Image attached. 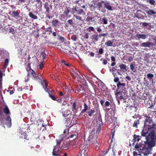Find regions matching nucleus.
Returning <instances> with one entry per match:
<instances>
[{"label": "nucleus", "mask_w": 156, "mask_h": 156, "mask_svg": "<svg viewBox=\"0 0 156 156\" xmlns=\"http://www.w3.org/2000/svg\"><path fill=\"white\" fill-rule=\"evenodd\" d=\"M67 117H68L66 120V122H68V123H70L71 122V120L73 119V116H72V115L70 114Z\"/></svg>", "instance_id": "7c9ffc66"}, {"label": "nucleus", "mask_w": 156, "mask_h": 156, "mask_svg": "<svg viewBox=\"0 0 156 156\" xmlns=\"http://www.w3.org/2000/svg\"><path fill=\"white\" fill-rule=\"evenodd\" d=\"M108 33H101L99 34L98 35L99 37H101V36L105 37V36L107 35Z\"/></svg>", "instance_id": "864d4df0"}, {"label": "nucleus", "mask_w": 156, "mask_h": 156, "mask_svg": "<svg viewBox=\"0 0 156 156\" xmlns=\"http://www.w3.org/2000/svg\"><path fill=\"white\" fill-rule=\"evenodd\" d=\"M77 126L76 125L71 126L69 128L68 130V138H76L77 134Z\"/></svg>", "instance_id": "20e7f679"}, {"label": "nucleus", "mask_w": 156, "mask_h": 156, "mask_svg": "<svg viewBox=\"0 0 156 156\" xmlns=\"http://www.w3.org/2000/svg\"><path fill=\"white\" fill-rule=\"evenodd\" d=\"M51 30H52L51 28V27H50L47 28L46 29V30L45 31H47V32H52Z\"/></svg>", "instance_id": "4d7b16f0"}, {"label": "nucleus", "mask_w": 156, "mask_h": 156, "mask_svg": "<svg viewBox=\"0 0 156 156\" xmlns=\"http://www.w3.org/2000/svg\"><path fill=\"white\" fill-rule=\"evenodd\" d=\"M148 143H145L144 144L140 143H137L135 146V151L133 152L134 155L141 156L143 154L144 156L147 155L150 153L152 147H150Z\"/></svg>", "instance_id": "f03ea898"}, {"label": "nucleus", "mask_w": 156, "mask_h": 156, "mask_svg": "<svg viewBox=\"0 0 156 156\" xmlns=\"http://www.w3.org/2000/svg\"><path fill=\"white\" fill-rule=\"evenodd\" d=\"M135 66L133 64V63H131L130 65V68L131 70L133 72H135L136 71L135 68Z\"/></svg>", "instance_id": "3c124183"}, {"label": "nucleus", "mask_w": 156, "mask_h": 156, "mask_svg": "<svg viewBox=\"0 0 156 156\" xmlns=\"http://www.w3.org/2000/svg\"><path fill=\"white\" fill-rule=\"evenodd\" d=\"M62 116H63L64 117L69 116V115L71 114L70 111L69 110H66L65 111H64V109H62Z\"/></svg>", "instance_id": "a211bd4d"}, {"label": "nucleus", "mask_w": 156, "mask_h": 156, "mask_svg": "<svg viewBox=\"0 0 156 156\" xmlns=\"http://www.w3.org/2000/svg\"><path fill=\"white\" fill-rule=\"evenodd\" d=\"M96 122V125H103V123L102 122V120L101 118V116L100 112H99V115H98V119H97Z\"/></svg>", "instance_id": "2eb2a0df"}, {"label": "nucleus", "mask_w": 156, "mask_h": 156, "mask_svg": "<svg viewBox=\"0 0 156 156\" xmlns=\"http://www.w3.org/2000/svg\"><path fill=\"white\" fill-rule=\"evenodd\" d=\"M70 73L73 76L77 77V78L79 80L81 79L80 76H78V74L77 73V71L76 69H72L70 70Z\"/></svg>", "instance_id": "9d476101"}, {"label": "nucleus", "mask_w": 156, "mask_h": 156, "mask_svg": "<svg viewBox=\"0 0 156 156\" xmlns=\"http://www.w3.org/2000/svg\"><path fill=\"white\" fill-rule=\"evenodd\" d=\"M41 56L43 59H45L46 57V54L45 53H42L41 54Z\"/></svg>", "instance_id": "0e129e2a"}, {"label": "nucleus", "mask_w": 156, "mask_h": 156, "mask_svg": "<svg viewBox=\"0 0 156 156\" xmlns=\"http://www.w3.org/2000/svg\"><path fill=\"white\" fill-rule=\"evenodd\" d=\"M39 68L40 69H42L44 67V64L42 63L40 64L39 65Z\"/></svg>", "instance_id": "338daca9"}, {"label": "nucleus", "mask_w": 156, "mask_h": 156, "mask_svg": "<svg viewBox=\"0 0 156 156\" xmlns=\"http://www.w3.org/2000/svg\"><path fill=\"white\" fill-rule=\"evenodd\" d=\"M93 18L90 16H87L86 19V21L87 22H90L94 21V20H93Z\"/></svg>", "instance_id": "4c0bfd02"}, {"label": "nucleus", "mask_w": 156, "mask_h": 156, "mask_svg": "<svg viewBox=\"0 0 156 156\" xmlns=\"http://www.w3.org/2000/svg\"><path fill=\"white\" fill-rule=\"evenodd\" d=\"M4 120L3 119H0V125L1 124L6 125L8 127H10L11 126V119L9 116L7 117V118L5 119L6 122L5 123H4Z\"/></svg>", "instance_id": "0eeeda50"}, {"label": "nucleus", "mask_w": 156, "mask_h": 156, "mask_svg": "<svg viewBox=\"0 0 156 156\" xmlns=\"http://www.w3.org/2000/svg\"><path fill=\"white\" fill-rule=\"evenodd\" d=\"M102 22L104 24H106L108 23V20L105 17H104L102 19Z\"/></svg>", "instance_id": "c03bdc74"}, {"label": "nucleus", "mask_w": 156, "mask_h": 156, "mask_svg": "<svg viewBox=\"0 0 156 156\" xmlns=\"http://www.w3.org/2000/svg\"><path fill=\"white\" fill-rule=\"evenodd\" d=\"M134 57L131 56H129L128 58V61L129 62H131L133 61V59Z\"/></svg>", "instance_id": "5fc2aeb1"}, {"label": "nucleus", "mask_w": 156, "mask_h": 156, "mask_svg": "<svg viewBox=\"0 0 156 156\" xmlns=\"http://www.w3.org/2000/svg\"><path fill=\"white\" fill-rule=\"evenodd\" d=\"M56 147V146L54 147V149L52 152L53 155L55 156H61L59 153L57 152L58 151V149L57 150Z\"/></svg>", "instance_id": "412c9836"}, {"label": "nucleus", "mask_w": 156, "mask_h": 156, "mask_svg": "<svg viewBox=\"0 0 156 156\" xmlns=\"http://www.w3.org/2000/svg\"><path fill=\"white\" fill-rule=\"evenodd\" d=\"M145 116L146 118L145 119L144 121V124H146L147 123L151 124L152 121V118L149 115H147V114L145 115Z\"/></svg>", "instance_id": "9b49d317"}, {"label": "nucleus", "mask_w": 156, "mask_h": 156, "mask_svg": "<svg viewBox=\"0 0 156 156\" xmlns=\"http://www.w3.org/2000/svg\"><path fill=\"white\" fill-rule=\"evenodd\" d=\"M87 30L89 32H90L91 31L94 32V31L95 30L93 27L90 26L87 28Z\"/></svg>", "instance_id": "79ce46f5"}, {"label": "nucleus", "mask_w": 156, "mask_h": 156, "mask_svg": "<svg viewBox=\"0 0 156 156\" xmlns=\"http://www.w3.org/2000/svg\"><path fill=\"white\" fill-rule=\"evenodd\" d=\"M141 136L139 135H137L136 134H134L133 136V140L134 142L133 143V145L134 144V143L136 142H138L141 138Z\"/></svg>", "instance_id": "aec40b11"}, {"label": "nucleus", "mask_w": 156, "mask_h": 156, "mask_svg": "<svg viewBox=\"0 0 156 156\" xmlns=\"http://www.w3.org/2000/svg\"><path fill=\"white\" fill-rule=\"evenodd\" d=\"M95 112V109L94 108H92L91 109L89 108V110L87 112L88 115L89 117L92 116Z\"/></svg>", "instance_id": "dca6fc26"}, {"label": "nucleus", "mask_w": 156, "mask_h": 156, "mask_svg": "<svg viewBox=\"0 0 156 156\" xmlns=\"http://www.w3.org/2000/svg\"><path fill=\"white\" fill-rule=\"evenodd\" d=\"M114 81L115 83H118L119 81V79L117 77H115L114 79Z\"/></svg>", "instance_id": "e2e57ef3"}, {"label": "nucleus", "mask_w": 156, "mask_h": 156, "mask_svg": "<svg viewBox=\"0 0 156 156\" xmlns=\"http://www.w3.org/2000/svg\"><path fill=\"white\" fill-rule=\"evenodd\" d=\"M153 43L147 41L144 42L140 44L141 47L150 48L151 46H153Z\"/></svg>", "instance_id": "4468645a"}, {"label": "nucleus", "mask_w": 156, "mask_h": 156, "mask_svg": "<svg viewBox=\"0 0 156 156\" xmlns=\"http://www.w3.org/2000/svg\"><path fill=\"white\" fill-rule=\"evenodd\" d=\"M149 3L152 5H154L155 4V1L154 0H149Z\"/></svg>", "instance_id": "bf43d9fd"}, {"label": "nucleus", "mask_w": 156, "mask_h": 156, "mask_svg": "<svg viewBox=\"0 0 156 156\" xmlns=\"http://www.w3.org/2000/svg\"><path fill=\"white\" fill-rule=\"evenodd\" d=\"M31 118L30 119V121L32 122H34L36 121V118L34 114H32L31 115Z\"/></svg>", "instance_id": "a18cd8bd"}, {"label": "nucleus", "mask_w": 156, "mask_h": 156, "mask_svg": "<svg viewBox=\"0 0 156 156\" xmlns=\"http://www.w3.org/2000/svg\"><path fill=\"white\" fill-rule=\"evenodd\" d=\"M61 63L64 65L66 66L67 67L70 66V65L69 64V62H66L64 60H62L61 61Z\"/></svg>", "instance_id": "a19ab883"}, {"label": "nucleus", "mask_w": 156, "mask_h": 156, "mask_svg": "<svg viewBox=\"0 0 156 156\" xmlns=\"http://www.w3.org/2000/svg\"><path fill=\"white\" fill-rule=\"evenodd\" d=\"M77 14L79 15L82 14L83 15H85L84 11L82 9H79L77 10Z\"/></svg>", "instance_id": "c9c22d12"}, {"label": "nucleus", "mask_w": 156, "mask_h": 156, "mask_svg": "<svg viewBox=\"0 0 156 156\" xmlns=\"http://www.w3.org/2000/svg\"><path fill=\"white\" fill-rule=\"evenodd\" d=\"M59 22L57 20H55L52 21V24L54 26H56Z\"/></svg>", "instance_id": "ea45409f"}, {"label": "nucleus", "mask_w": 156, "mask_h": 156, "mask_svg": "<svg viewBox=\"0 0 156 156\" xmlns=\"http://www.w3.org/2000/svg\"><path fill=\"white\" fill-rule=\"evenodd\" d=\"M115 95L117 98L120 99H125L127 98L126 91H119L115 93Z\"/></svg>", "instance_id": "39448f33"}, {"label": "nucleus", "mask_w": 156, "mask_h": 156, "mask_svg": "<svg viewBox=\"0 0 156 156\" xmlns=\"http://www.w3.org/2000/svg\"><path fill=\"white\" fill-rule=\"evenodd\" d=\"M9 63V60L8 59L6 58L5 60V62H4V68H6L7 67V66L8 65Z\"/></svg>", "instance_id": "49530a36"}, {"label": "nucleus", "mask_w": 156, "mask_h": 156, "mask_svg": "<svg viewBox=\"0 0 156 156\" xmlns=\"http://www.w3.org/2000/svg\"><path fill=\"white\" fill-rule=\"evenodd\" d=\"M70 12V10L68 9L67 7H66V9L65 10L64 12V13L65 15L66 16H68V14H69Z\"/></svg>", "instance_id": "37998d69"}, {"label": "nucleus", "mask_w": 156, "mask_h": 156, "mask_svg": "<svg viewBox=\"0 0 156 156\" xmlns=\"http://www.w3.org/2000/svg\"><path fill=\"white\" fill-rule=\"evenodd\" d=\"M146 13L149 15L154 16V15L156 14V11L153 9H151L149 8H147L146 10Z\"/></svg>", "instance_id": "f8f14e48"}, {"label": "nucleus", "mask_w": 156, "mask_h": 156, "mask_svg": "<svg viewBox=\"0 0 156 156\" xmlns=\"http://www.w3.org/2000/svg\"><path fill=\"white\" fill-rule=\"evenodd\" d=\"M107 62L108 61L106 59H104V60H103V63L104 65H106L107 64Z\"/></svg>", "instance_id": "774afa93"}, {"label": "nucleus", "mask_w": 156, "mask_h": 156, "mask_svg": "<svg viewBox=\"0 0 156 156\" xmlns=\"http://www.w3.org/2000/svg\"><path fill=\"white\" fill-rule=\"evenodd\" d=\"M117 89H116V91L126 90L125 88L126 83H121L120 81H119L117 84Z\"/></svg>", "instance_id": "423d86ee"}, {"label": "nucleus", "mask_w": 156, "mask_h": 156, "mask_svg": "<svg viewBox=\"0 0 156 156\" xmlns=\"http://www.w3.org/2000/svg\"><path fill=\"white\" fill-rule=\"evenodd\" d=\"M119 67L121 69H123L125 71H126L127 67L125 64H121L120 65Z\"/></svg>", "instance_id": "e433bc0d"}, {"label": "nucleus", "mask_w": 156, "mask_h": 156, "mask_svg": "<svg viewBox=\"0 0 156 156\" xmlns=\"http://www.w3.org/2000/svg\"><path fill=\"white\" fill-rule=\"evenodd\" d=\"M150 23L146 22H143L140 23L142 24V27H146V28L148 30H151V25H149Z\"/></svg>", "instance_id": "6ab92c4d"}, {"label": "nucleus", "mask_w": 156, "mask_h": 156, "mask_svg": "<svg viewBox=\"0 0 156 156\" xmlns=\"http://www.w3.org/2000/svg\"><path fill=\"white\" fill-rule=\"evenodd\" d=\"M70 51L69 48L68 46H66L65 48L63 49V51L64 52L68 53Z\"/></svg>", "instance_id": "58836bf2"}, {"label": "nucleus", "mask_w": 156, "mask_h": 156, "mask_svg": "<svg viewBox=\"0 0 156 156\" xmlns=\"http://www.w3.org/2000/svg\"><path fill=\"white\" fill-rule=\"evenodd\" d=\"M22 134H20V135H19L20 137L21 138H24L25 137V136H26V134L25 133L23 132V133H21Z\"/></svg>", "instance_id": "603ef678"}, {"label": "nucleus", "mask_w": 156, "mask_h": 156, "mask_svg": "<svg viewBox=\"0 0 156 156\" xmlns=\"http://www.w3.org/2000/svg\"><path fill=\"white\" fill-rule=\"evenodd\" d=\"M62 141V140H56V145L55 146H56L57 150L58 149V151L59 150V148H60L61 147L59 146L60 144L61 143Z\"/></svg>", "instance_id": "c85d7f7f"}, {"label": "nucleus", "mask_w": 156, "mask_h": 156, "mask_svg": "<svg viewBox=\"0 0 156 156\" xmlns=\"http://www.w3.org/2000/svg\"><path fill=\"white\" fill-rule=\"evenodd\" d=\"M147 34H137L135 35L134 37L136 40H139L140 39L145 40L147 38Z\"/></svg>", "instance_id": "1a4fd4ad"}, {"label": "nucleus", "mask_w": 156, "mask_h": 156, "mask_svg": "<svg viewBox=\"0 0 156 156\" xmlns=\"http://www.w3.org/2000/svg\"><path fill=\"white\" fill-rule=\"evenodd\" d=\"M67 22L69 24L71 25H73V21L72 19L68 20L67 21Z\"/></svg>", "instance_id": "13d9d810"}, {"label": "nucleus", "mask_w": 156, "mask_h": 156, "mask_svg": "<svg viewBox=\"0 0 156 156\" xmlns=\"http://www.w3.org/2000/svg\"><path fill=\"white\" fill-rule=\"evenodd\" d=\"M104 8H106L108 10H112V7L110 5V4L107 1H104Z\"/></svg>", "instance_id": "ddd939ff"}, {"label": "nucleus", "mask_w": 156, "mask_h": 156, "mask_svg": "<svg viewBox=\"0 0 156 156\" xmlns=\"http://www.w3.org/2000/svg\"><path fill=\"white\" fill-rule=\"evenodd\" d=\"M99 36L98 34H95L92 35L91 37V39L95 41H97L98 40Z\"/></svg>", "instance_id": "5701e85b"}, {"label": "nucleus", "mask_w": 156, "mask_h": 156, "mask_svg": "<svg viewBox=\"0 0 156 156\" xmlns=\"http://www.w3.org/2000/svg\"><path fill=\"white\" fill-rule=\"evenodd\" d=\"M96 29H97V31L98 33L100 32L101 31V30H102L101 28V27H100V26L97 27L96 28Z\"/></svg>", "instance_id": "052dcab7"}, {"label": "nucleus", "mask_w": 156, "mask_h": 156, "mask_svg": "<svg viewBox=\"0 0 156 156\" xmlns=\"http://www.w3.org/2000/svg\"><path fill=\"white\" fill-rule=\"evenodd\" d=\"M101 125H96V127L97 129V130L96 131L97 133H99V132L101 130Z\"/></svg>", "instance_id": "8fccbe9b"}, {"label": "nucleus", "mask_w": 156, "mask_h": 156, "mask_svg": "<svg viewBox=\"0 0 156 156\" xmlns=\"http://www.w3.org/2000/svg\"><path fill=\"white\" fill-rule=\"evenodd\" d=\"M4 112L6 115L9 114L10 113L9 110L7 106H6L3 109Z\"/></svg>", "instance_id": "473e14b6"}, {"label": "nucleus", "mask_w": 156, "mask_h": 156, "mask_svg": "<svg viewBox=\"0 0 156 156\" xmlns=\"http://www.w3.org/2000/svg\"><path fill=\"white\" fill-rule=\"evenodd\" d=\"M9 31L10 32H11L12 33H13L14 31V29L12 27H10L9 29Z\"/></svg>", "instance_id": "69168bd1"}, {"label": "nucleus", "mask_w": 156, "mask_h": 156, "mask_svg": "<svg viewBox=\"0 0 156 156\" xmlns=\"http://www.w3.org/2000/svg\"><path fill=\"white\" fill-rule=\"evenodd\" d=\"M12 15H13V17L16 18L19 16V13L17 12V11L14 10L12 12Z\"/></svg>", "instance_id": "c756f323"}, {"label": "nucleus", "mask_w": 156, "mask_h": 156, "mask_svg": "<svg viewBox=\"0 0 156 156\" xmlns=\"http://www.w3.org/2000/svg\"><path fill=\"white\" fill-rule=\"evenodd\" d=\"M113 40H107L105 42V44L108 47L114 46V45H113Z\"/></svg>", "instance_id": "4be33fe9"}, {"label": "nucleus", "mask_w": 156, "mask_h": 156, "mask_svg": "<svg viewBox=\"0 0 156 156\" xmlns=\"http://www.w3.org/2000/svg\"><path fill=\"white\" fill-rule=\"evenodd\" d=\"M87 152V150L83 149L79 153L77 156H88Z\"/></svg>", "instance_id": "f3484780"}, {"label": "nucleus", "mask_w": 156, "mask_h": 156, "mask_svg": "<svg viewBox=\"0 0 156 156\" xmlns=\"http://www.w3.org/2000/svg\"><path fill=\"white\" fill-rule=\"evenodd\" d=\"M139 119H137L134 121L133 125V126L135 127L136 128H138L137 125L139 124Z\"/></svg>", "instance_id": "f704fd0d"}, {"label": "nucleus", "mask_w": 156, "mask_h": 156, "mask_svg": "<svg viewBox=\"0 0 156 156\" xmlns=\"http://www.w3.org/2000/svg\"><path fill=\"white\" fill-rule=\"evenodd\" d=\"M147 78L150 80L153 78L154 77V75L151 73H148L147 74Z\"/></svg>", "instance_id": "09e8293b"}, {"label": "nucleus", "mask_w": 156, "mask_h": 156, "mask_svg": "<svg viewBox=\"0 0 156 156\" xmlns=\"http://www.w3.org/2000/svg\"><path fill=\"white\" fill-rule=\"evenodd\" d=\"M29 15L30 17L34 19H37L38 18L37 17L36 15L34 14L31 12H29Z\"/></svg>", "instance_id": "72a5a7b5"}, {"label": "nucleus", "mask_w": 156, "mask_h": 156, "mask_svg": "<svg viewBox=\"0 0 156 156\" xmlns=\"http://www.w3.org/2000/svg\"><path fill=\"white\" fill-rule=\"evenodd\" d=\"M115 128L112 129V130L111 132V133L110 134V139H111V142H112V139L114 138V136L115 134Z\"/></svg>", "instance_id": "cd10ccee"}, {"label": "nucleus", "mask_w": 156, "mask_h": 156, "mask_svg": "<svg viewBox=\"0 0 156 156\" xmlns=\"http://www.w3.org/2000/svg\"><path fill=\"white\" fill-rule=\"evenodd\" d=\"M72 111L74 113L77 111V108H76L77 104L76 102H71Z\"/></svg>", "instance_id": "b1692460"}, {"label": "nucleus", "mask_w": 156, "mask_h": 156, "mask_svg": "<svg viewBox=\"0 0 156 156\" xmlns=\"http://www.w3.org/2000/svg\"><path fill=\"white\" fill-rule=\"evenodd\" d=\"M44 7L46 9V12L49 13V6L48 2H46L45 3Z\"/></svg>", "instance_id": "2f4dec72"}, {"label": "nucleus", "mask_w": 156, "mask_h": 156, "mask_svg": "<svg viewBox=\"0 0 156 156\" xmlns=\"http://www.w3.org/2000/svg\"><path fill=\"white\" fill-rule=\"evenodd\" d=\"M69 144L66 142L64 143L61 147L60 148L64 150H66L68 149Z\"/></svg>", "instance_id": "393cba45"}, {"label": "nucleus", "mask_w": 156, "mask_h": 156, "mask_svg": "<svg viewBox=\"0 0 156 156\" xmlns=\"http://www.w3.org/2000/svg\"><path fill=\"white\" fill-rule=\"evenodd\" d=\"M104 2V1H101L100 2H98L97 5L98 9L103 12L106 11L105 9L104 8V5H103Z\"/></svg>", "instance_id": "6e6552de"}, {"label": "nucleus", "mask_w": 156, "mask_h": 156, "mask_svg": "<svg viewBox=\"0 0 156 156\" xmlns=\"http://www.w3.org/2000/svg\"><path fill=\"white\" fill-rule=\"evenodd\" d=\"M104 51L102 48H101L99 49L98 53L100 54H102L104 52Z\"/></svg>", "instance_id": "6e6d98bb"}, {"label": "nucleus", "mask_w": 156, "mask_h": 156, "mask_svg": "<svg viewBox=\"0 0 156 156\" xmlns=\"http://www.w3.org/2000/svg\"><path fill=\"white\" fill-rule=\"evenodd\" d=\"M26 70L28 72L27 76H30V75H31L34 80L39 83L42 82L43 79L41 75H38L34 70L31 69L30 66L26 68Z\"/></svg>", "instance_id": "7ed1b4c3"}, {"label": "nucleus", "mask_w": 156, "mask_h": 156, "mask_svg": "<svg viewBox=\"0 0 156 156\" xmlns=\"http://www.w3.org/2000/svg\"><path fill=\"white\" fill-rule=\"evenodd\" d=\"M49 96L52 100L54 101L56 100L57 98H56L54 95L52 94V93L49 94Z\"/></svg>", "instance_id": "de8ad7c7"}, {"label": "nucleus", "mask_w": 156, "mask_h": 156, "mask_svg": "<svg viewBox=\"0 0 156 156\" xmlns=\"http://www.w3.org/2000/svg\"><path fill=\"white\" fill-rule=\"evenodd\" d=\"M83 106L84 108L81 111V113H82L86 112L88 109V106L86 103H84Z\"/></svg>", "instance_id": "bb28decb"}, {"label": "nucleus", "mask_w": 156, "mask_h": 156, "mask_svg": "<svg viewBox=\"0 0 156 156\" xmlns=\"http://www.w3.org/2000/svg\"><path fill=\"white\" fill-rule=\"evenodd\" d=\"M155 124L152 123V124L148 125V129H143L141 131V134L142 136H146V141H142L141 143L144 144L145 143H148L150 147H151L155 146L156 139L154 137L155 131L154 127Z\"/></svg>", "instance_id": "f257e3e1"}, {"label": "nucleus", "mask_w": 156, "mask_h": 156, "mask_svg": "<svg viewBox=\"0 0 156 156\" xmlns=\"http://www.w3.org/2000/svg\"><path fill=\"white\" fill-rule=\"evenodd\" d=\"M44 83L45 84V87H43L44 88V90L46 92H48V94H51V90L48 89L47 87L48 86V83H47L46 81L44 82Z\"/></svg>", "instance_id": "a878e982"}, {"label": "nucleus", "mask_w": 156, "mask_h": 156, "mask_svg": "<svg viewBox=\"0 0 156 156\" xmlns=\"http://www.w3.org/2000/svg\"><path fill=\"white\" fill-rule=\"evenodd\" d=\"M74 17H75L76 19H78L79 20H82V17L80 16H77L74 15L73 16Z\"/></svg>", "instance_id": "680f3d73"}]
</instances>
